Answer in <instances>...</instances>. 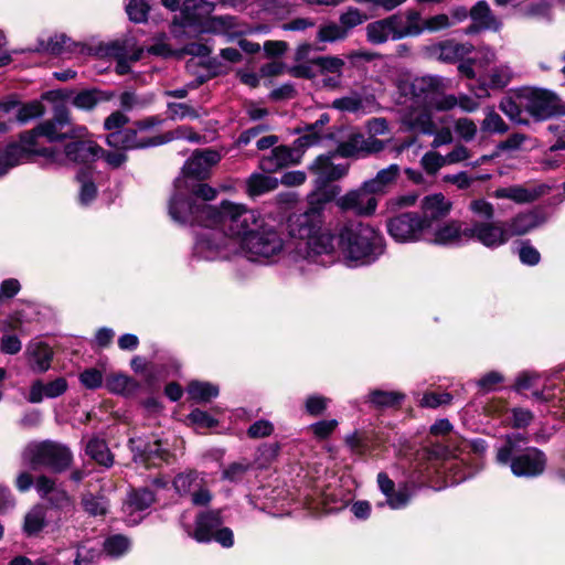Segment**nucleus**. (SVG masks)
Listing matches in <instances>:
<instances>
[{
	"label": "nucleus",
	"mask_w": 565,
	"mask_h": 565,
	"mask_svg": "<svg viewBox=\"0 0 565 565\" xmlns=\"http://www.w3.org/2000/svg\"><path fill=\"white\" fill-rule=\"evenodd\" d=\"M184 213L171 207V218L180 224L198 225L194 256L205 260L227 259L238 255L239 247L264 223L258 211L245 204L224 200L218 206L186 205Z\"/></svg>",
	"instance_id": "1"
},
{
	"label": "nucleus",
	"mask_w": 565,
	"mask_h": 565,
	"mask_svg": "<svg viewBox=\"0 0 565 565\" xmlns=\"http://www.w3.org/2000/svg\"><path fill=\"white\" fill-rule=\"evenodd\" d=\"M85 136H88L87 128L72 125L68 110L64 106H57L53 118L39 124L31 131L21 134L19 141L8 143L6 147L0 146V178L14 167L31 161L34 156L43 157L47 162L45 152L60 150L56 147L40 148L39 137H45L53 142Z\"/></svg>",
	"instance_id": "2"
},
{
	"label": "nucleus",
	"mask_w": 565,
	"mask_h": 565,
	"mask_svg": "<svg viewBox=\"0 0 565 565\" xmlns=\"http://www.w3.org/2000/svg\"><path fill=\"white\" fill-rule=\"evenodd\" d=\"M323 223L321 206H312L288 217L289 235L300 241L292 253L295 263L307 262L322 266L332 263L335 250L334 237L323 228Z\"/></svg>",
	"instance_id": "3"
},
{
	"label": "nucleus",
	"mask_w": 565,
	"mask_h": 565,
	"mask_svg": "<svg viewBox=\"0 0 565 565\" xmlns=\"http://www.w3.org/2000/svg\"><path fill=\"white\" fill-rule=\"evenodd\" d=\"M338 247L349 267L374 263L384 252L382 235L369 224L348 221L338 228Z\"/></svg>",
	"instance_id": "4"
},
{
	"label": "nucleus",
	"mask_w": 565,
	"mask_h": 565,
	"mask_svg": "<svg viewBox=\"0 0 565 565\" xmlns=\"http://www.w3.org/2000/svg\"><path fill=\"white\" fill-rule=\"evenodd\" d=\"M215 4L207 0H184L179 20H174L171 32L175 38L196 36L203 33L224 34L233 38L235 19L230 15L210 17Z\"/></svg>",
	"instance_id": "5"
},
{
	"label": "nucleus",
	"mask_w": 565,
	"mask_h": 565,
	"mask_svg": "<svg viewBox=\"0 0 565 565\" xmlns=\"http://www.w3.org/2000/svg\"><path fill=\"white\" fill-rule=\"evenodd\" d=\"M330 121L327 113L320 115L313 124L305 128V134L295 141V147L277 146L259 160V168L267 173L276 172L285 167L297 164L301 161L303 150L317 145L321 138V129Z\"/></svg>",
	"instance_id": "6"
},
{
	"label": "nucleus",
	"mask_w": 565,
	"mask_h": 565,
	"mask_svg": "<svg viewBox=\"0 0 565 565\" xmlns=\"http://www.w3.org/2000/svg\"><path fill=\"white\" fill-rule=\"evenodd\" d=\"M444 79L437 76L416 77L405 83L401 89L405 96H409L411 105L430 107L439 111L455 108V95H445Z\"/></svg>",
	"instance_id": "7"
},
{
	"label": "nucleus",
	"mask_w": 565,
	"mask_h": 565,
	"mask_svg": "<svg viewBox=\"0 0 565 565\" xmlns=\"http://www.w3.org/2000/svg\"><path fill=\"white\" fill-rule=\"evenodd\" d=\"M22 457L34 469L44 467L57 473L65 471L73 460L65 445L52 440L29 444Z\"/></svg>",
	"instance_id": "8"
},
{
	"label": "nucleus",
	"mask_w": 565,
	"mask_h": 565,
	"mask_svg": "<svg viewBox=\"0 0 565 565\" xmlns=\"http://www.w3.org/2000/svg\"><path fill=\"white\" fill-rule=\"evenodd\" d=\"M239 247L238 255L252 262H264L278 256L284 249V239L273 227L264 223L247 237Z\"/></svg>",
	"instance_id": "9"
},
{
	"label": "nucleus",
	"mask_w": 565,
	"mask_h": 565,
	"mask_svg": "<svg viewBox=\"0 0 565 565\" xmlns=\"http://www.w3.org/2000/svg\"><path fill=\"white\" fill-rule=\"evenodd\" d=\"M519 99L525 110L537 120L565 116V104L551 90L535 87L524 88Z\"/></svg>",
	"instance_id": "10"
},
{
	"label": "nucleus",
	"mask_w": 565,
	"mask_h": 565,
	"mask_svg": "<svg viewBox=\"0 0 565 565\" xmlns=\"http://www.w3.org/2000/svg\"><path fill=\"white\" fill-rule=\"evenodd\" d=\"M71 141L65 145L61 150L46 151L47 163L52 164H66L73 163H89L94 162L104 150L87 136L82 138H71Z\"/></svg>",
	"instance_id": "11"
},
{
	"label": "nucleus",
	"mask_w": 565,
	"mask_h": 565,
	"mask_svg": "<svg viewBox=\"0 0 565 565\" xmlns=\"http://www.w3.org/2000/svg\"><path fill=\"white\" fill-rule=\"evenodd\" d=\"M200 180H190L188 178H177L174 181V193L170 199L169 214L171 215V207L175 205L179 213H184L188 210V204L207 205L204 202H196L194 198H200L203 201H213L217 196V190L206 183L199 182Z\"/></svg>",
	"instance_id": "12"
},
{
	"label": "nucleus",
	"mask_w": 565,
	"mask_h": 565,
	"mask_svg": "<svg viewBox=\"0 0 565 565\" xmlns=\"http://www.w3.org/2000/svg\"><path fill=\"white\" fill-rule=\"evenodd\" d=\"M154 126L152 120L137 124L136 128L116 130L107 136V145L114 148L130 150L159 146L166 142L160 136H150L149 129Z\"/></svg>",
	"instance_id": "13"
},
{
	"label": "nucleus",
	"mask_w": 565,
	"mask_h": 565,
	"mask_svg": "<svg viewBox=\"0 0 565 565\" xmlns=\"http://www.w3.org/2000/svg\"><path fill=\"white\" fill-rule=\"evenodd\" d=\"M223 520L220 510H210L200 513L195 520V529L192 536L200 543H207L212 540L223 547H231L234 544V535L230 527H221Z\"/></svg>",
	"instance_id": "14"
},
{
	"label": "nucleus",
	"mask_w": 565,
	"mask_h": 565,
	"mask_svg": "<svg viewBox=\"0 0 565 565\" xmlns=\"http://www.w3.org/2000/svg\"><path fill=\"white\" fill-rule=\"evenodd\" d=\"M172 483L180 495H190L194 505H206L212 500V493L203 473L195 470L180 472Z\"/></svg>",
	"instance_id": "15"
},
{
	"label": "nucleus",
	"mask_w": 565,
	"mask_h": 565,
	"mask_svg": "<svg viewBox=\"0 0 565 565\" xmlns=\"http://www.w3.org/2000/svg\"><path fill=\"white\" fill-rule=\"evenodd\" d=\"M387 232L399 243L426 239V230L417 213H403L391 218L387 222Z\"/></svg>",
	"instance_id": "16"
},
{
	"label": "nucleus",
	"mask_w": 565,
	"mask_h": 565,
	"mask_svg": "<svg viewBox=\"0 0 565 565\" xmlns=\"http://www.w3.org/2000/svg\"><path fill=\"white\" fill-rule=\"evenodd\" d=\"M425 242L440 246H460L469 242V226L458 220L441 222L426 231Z\"/></svg>",
	"instance_id": "17"
},
{
	"label": "nucleus",
	"mask_w": 565,
	"mask_h": 565,
	"mask_svg": "<svg viewBox=\"0 0 565 565\" xmlns=\"http://www.w3.org/2000/svg\"><path fill=\"white\" fill-rule=\"evenodd\" d=\"M511 471L516 477L534 478L541 476L547 466L546 455L536 447H527L522 452L510 457Z\"/></svg>",
	"instance_id": "18"
},
{
	"label": "nucleus",
	"mask_w": 565,
	"mask_h": 565,
	"mask_svg": "<svg viewBox=\"0 0 565 565\" xmlns=\"http://www.w3.org/2000/svg\"><path fill=\"white\" fill-rule=\"evenodd\" d=\"M509 239L504 222H473L469 225V241H477L488 248H498Z\"/></svg>",
	"instance_id": "19"
},
{
	"label": "nucleus",
	"mask_w": 565,
	"mask_h": 565,
	"mask_svg": "<svg viewBox=\"0 0 565 565\" xmlns=\"http://www.w3.org/2000/svg\"><path fill=\"white\" fill-rule=\"evenodd\" d=\"M337 206L342 211H352L360 216L373 215L377 207V199L374 194L364 189V183L356 189L349 191L337 200Z\"/></svg>",
	"instance_id": "20"
},
{
	"label": "nucleus",
	"mask_w": 565,
	"mask_h": 565,
	"mask_svg": "<svg viewBox=\"0 0 565 565\" xmlns=\"http://www.w3.org/2000/svg\"><path fill=\"white\" fill-rule=\"evenodd\" d=\"M222 159L218 151L213 149L195 150L186 160L182 168V174L179 178L190 180H204L210 175V170Z\"/></svg>",
	"instance_id": "21"
},
{
	"label": "nucleus",
	"mask_w": 565,
	"mask_h": 565,
	"mask_svg": "<svg viewBox=\"0 0 565 565\" xmlns=\"http://www.w3.org/2000/svg\"><path fill=\"white\" fill-rule=\"evenodd\" d=\"M452 209V202L443 193L426 195L420 202V221L426 231L441 223Z\"/></svg>",
	"instance_id": "22"
},
{
	"label": "nucleus",
	"mask_w": 565,
	"mask_h": 565,
	"mask_svg": "<svg viewBox=\"0 0 565 565\" xmlns=\"http://www.w3.org/2000/svg\"><path fill=\"white\" fill-rule=\"evenodd\" d=\"M129 446L134 452V460L136 462H142L148 467L167 462L170 458L169 450L163 447L160 439L146 443L141 438H130Z\"/></svg>",
	"instance_id": "23"
},
{
	"label": "nucleus",
	"mask_w": 565,
	"mask_h": 565,
	"mask_svg": "<svg viewBox=\"0 0 565 565\" xmlns=\"http://www.w3.org/2000/svg\"><path fill=\"white\" fill-rule=\"evenodd\" d=\"M385 147V142L373 138L364 137L362 134H352L347 140L337 147V153L343 158L360 157L377 153Z\"/></svg>",
	"instance_id": "24"
},
{
	"label": "nucleus",
	"mask_w": 565,
	"mask_h": 565,
	"mask_svg": "<svg viewBox=\"0 0 565 565\" xmlns=\"http://www.w3.org/2000/svg\"><path fill=\"white\" fill-rule=\"evenodd\" d=\"M397 23H399V13L369 23L365 28L367 42L380 45L386 43L388 40L398 41L399 38L396 35Z\"/></svg>",
	"instance_id": "25"
},
{
	"label": "nucleus",
	"mask_w": 565,
	"mask_h": 565,
	"mask_svg": "<svg viewBox=\"0 0 565 565\" xmlns=\"http://www.w3.org/2000/svg\"><path fill=\"white\" fill-rule=\"evenodd\" d=\"M309 170L317 175V185L323 186L328 182H332L343 178L349 171V164H334L330 156H319L309 167Z\"/></svg>",
	"instance_id": "26"
},
{
	"label": "nucleus",
	"mask_w": 565,
	"mask_h": 565,
	"mask_svg": "<svg viewBox=\"0 0 565 565\" xmlns=\"http://www.w3.org/2000/svg\"><path fill=\"white\" fill-rule=\"evenodd\" d=\"M154 501V494L148 489L134 490L124 504V512L127 523L138 524L142 519L141 513L150 508Z\"/></svg>",
	"instance_id": "27"
},
{
	"label": "nucleus",
	"mask_w": 565,
	"mask_h": 565,
	"mask_svg": "<svg viewBox=\"0 0 565 565\" xmlns=\"http://www.w3.org/2000/svg\"><path fill=\"white\" fill-rule=\"evenodd\" d=\"M431 109L433 108L425 106L409 107V111L403 116L402 121L411 131L433 135L436 132V124L430 114Z\"/></svg>",
	"instance_id": "28"
},
{
	"label": "nucleus",
	"mask_w": 565,
	"mask_h": 565,
	"mask_svg": "<svg viewBox=\"0 0 565 565\" xmlns=\"http://www.w3.org/2000/svg\"><path fill=\"white\" fill-rule=\"evenodd\" d=\"M401 173L397 164H391L380 170L373 179L364 181V189L370 190L374 196L386 194L396 183Z\"/></svg>",
	"instance_id": "29"
},
{
	"label": "nucleus",
	"mask_w": 565,
	"mask_h": 565,
	"mask_svg": "<svg viewBox=\"0 0 565 565\" xmlns=\"http://www.w3.org/2000/svg\"><path fill=\"white\" fill-rule=\"evenodd\" d=\"M544 185L532 189L523 185H511L494 190L492 196L495 199H508L518 204H524L539 199L544 193Z\"/></svg>",
	"instance_id": "30"
},
{
	"label": "nucleus",
	"mask_w": 565,
	"mask_h": 565,
	"mask_svg": "<svg viewBox=\"0 0 565 565\" xmlns=\"http://www.w3.org/2000/svg\"><path fill=\"white\" fill-rule=\"evenodd\" d=\"M545 222L544 215L536 211H530L526 213H519L505 223V227L509 233V238L512 236H520L529 233L530 231L539 227Z\"/></svg>",
	"instance_id": "31"
},
{
	"label": "nucleus",
	"mask_w": 565,
	"mask_h": 565,
	"mask_svg": "<svg viewBox=\"0 0 565 565\" xmlns=\"http://www.w3.org/2000/svg\"><path fill=\"white\" fill-rule=\"evenodd\" d=\"M47 524V509L43 504H35L23 518L22 532L26 537H38Z\"/></svg>",
	"instance_id": "32"
},
{
	"label": "nucleus",
	"mask_w": 565,
	"mask_h": 565,
	"mask_svg": "<svg viewBox=\"0 0 565 565\" xmlns=\"http://www.w3.org/2000/svg\"><path fill=\"white\" fill-rule=\"evenodd\" d=\"M425 31L424 20L420 12L415 9H408L404 14H399L397 23V38L399 40L408 36H418Z\"/></svg>",
	"instance_id": "33"
},
{
	"label": "nucleus",
	"mask_w": 565,
	"mask_h": 565,
	"mask_svg": "<svg viewBox=\"0 0 565 565\" xmlns=\"http://www.w3.org/2000/svg\"><path fill=\"white\" fill-rule=\"evenodd\" d=\"M377 483L381 491L386 497V502L390 508L396 510L404 508L409 501V493L406 488L399 489L397 492H394V482L388 478V476L384 472H380L377 475Z\"/></svg>",
	"instance_id": "34"
},
{
	"label": "nucleus",
	"mask_w": 565,
	"mask_h": 565,
	"mask_svg": "<svg viewBox=\"0 0 565 565\" xmlns=\"http://www.w3.org/2000/svg\"><path fill=\"white\" fill-rule=\"evenodd\" d=\"M85 451L87 456L103 467L109 468L114 463V457L103 439L97 437L90 438L86 445Z\"/></svg>",
	"instance_id": "35"
},
{
	"label": "nucleus",
	"mask_w": 565,
	"mask_h": 565,
	"mask_svg": "<svg viewBox=\"0 0 565 565\" xmlns=\"http://www.w3.org/2000/svg\"><path fill=\"white\" fill-rule=\"evenodd\" d=\"M278 184L277 178L263 173H253L247 179V193L249 196H259L275 190Z\"/></svg>",
	"instance_id": "36"
},
{
	"label": "nucleus",
	"mask_w": 565,
	"mask_h": 565,
	"mask_svg": "<svg viewBox=\"0 0 565 565\" xmlns=\"http://www.w3.org/2000/svg\"><path fill=\"white\" fill-rule=\"evenodd\" d=\"M31 356V366L36 372H45L50 369L52 360V350L43 343H34L29 347Z\"/></svg>",
	"instance_id": "37"
},
{
	"label": "nucleus",
	"mask_w": 565,
	"mask_h": 565,
	"mask_svg": "<svg viewBox=\"0 0 565 565\" xmlns=\"http://www.w3.org/2000/svg\"><path fill=\"white\" fill-rule=\"evenodd\" d=\"M186 393L196 403H206L218 395V387L209 382L193 381L186 387Z\"/></svg>",
	"instance_id": "38"
},
{
	"label": "nucleus",
	"mask_w": 565,
	"mask_h": 565,
	"mask_svg": "<svg viewBox=\"0 0 565 565\" xmlns=\"http://www.w3.org/2000/svg\"><path fill=\"white\" fill-rule=\"evenodd\" d=\"M440 58L447 62H454L472 52V45L469 43H458L455 41H446L439 45Z\"/></svg>",
	"instance_id": "39"
},
{
	"label": "nucleus",
	"mask_w": 565,
	"mask_h": 565,
	"mask_svg": "<svg viewBox=\"0 0 565 565\" xmlns=\"http://www.w3.org/2000/svg\"><path fill=\"white\" fill-rule=\"evenodd\" d=\"M470 17L479 26L484 29L498 25L497 19L486 1H478L470 10Z\"/></svg>",
	"instance_id": "40"
},
{
	"label": "nucleus",
	"mask_w": 565,
	"mask_h": 565,
	"mask_svg": "<svg viewBox=\"0 0 565 565\" xmlns=\"http://www.w3.org/2000/svg\"><path fill=\"white\" fill-rule=\"evenodd\" d=\"M81 503L85 512L92 516L104 515L108 510V502L104 495L84 493Z\"/></svg>",
	"instance_id": "41"
},
{
	"label": "nucleus",
	"mask_w": 565,
	"mask_h": 565,
	"mask_svg": "<svg viewBox=\"0 0 565 565\" xmlns=\"http://www.w3.org/2000/svg\"><path fill=\"white\" fill-rule=\"evenodd\" d=\"M367 19V15L363 13L359 8L348 7L345 11L340 14L339 23L349 35V32L352 29L363 24Z\"/></svg>",
	"instance_id": "42"
},
{
	"label": "nucleus",
	"mask_w": 565,
	"mask_h": 565,
	"mask_svg": "<svg viewBox=\"0 0 565 565\" xmlns=\"http://www.w3.org/2000/svg\"><path fill=\"white\" fill-rule=\"evenodd\" d=\"M77 180L81 183L79 202L83 205H87L95 199L97 193L96 186L92 181V172L89 170L79 171Z\"/></svg>",
	"instance_id": "43"
},
{
	"label": "nucleus",
	"mask_w": 565,
	"mask_h": 565,
	"mask_svg": "<svg viewBox=\"0 0 565 565\" xmlns=\"http://www.w3.org/2000/svg\"><path fill=\"white\" fill-rule=\"evenodd\" d=\"M348 38V34L345 33L344 29L335 22H329L326 24L320 25L317 39L319 42H337L342 41Z\"/></svg>",
	"instance_id": "44"
},
{
	"label": "nucleus",
	"mask_w": 565,
	"mask_h": 565,
	"mask_svg": "<svg viewBox=\"0 0 565 565\" xmlns=\"http://www.w3.org/2000/svg\"><path fill=\"white\" fill-rule=\"evenodd\" d=\"M315 63L318 65L319 74H343L344 60L339 56H317Z\"/></svg>",
	"instance_id": "45"
},
{
	"label": "nucleus",
	"mask_w": 565,
	"mask_h": 565,
	"mask_svg": "<svg viewBox=\"0 0 565 565\" xmlns=\"http://www.w3.org/2000/svg\"><path fill=\"white\" fill-rule=\"evenodd\" d=\"M512 78V71L508 65H501L491 70L484 84L491 88H503Z\"/></svg>",
	"instance_id": "46"
},
{
	"label": "nucleus",
	"mask_w": 565,
	"mask_h": 565,
	"mask_svg": "<svg viewBox=\"0 0 565 565\" xmlns=\"http://www.w3.org/2000/svg\"><path fill=\"white\" fill-rule=\"evenodd\" d=\"M404 395L397 392H388L382 390L372 391L369 395V401L381 407H390L397 405L402 402Z\"/></svg>",
	"instance_id": "47"
},
{
	"label": "nucleus",
	"mask_w": 565,
	"mask_h": 565,
	"mask_svg": "<svg viewBox=\"0 0 565 565\" xmlns=\"http://www.w3.org/2000/svg\"><path fill=\"white\" fill-rule=\"evenodd\" d=\"M106 387L116 394H128L136 388V383L126 375L116 374L106 380Z\"/></svg>",
	"instance_id": "48"
},
{
	"label": "nucleus",
	"mask_w": 565,
	"mask_h": 565,
	"mask_svg": "<svg viewBox=\"0 0 565 565\" xmlns=\"http://www.w3.org/2000/svg\"><path fill=\"white\" fill-rule=\"evenodd\" d=\"M129 540L120 534L113 535L104 542L105 552L113 557L121 556L129 550Z\"/></svg>",
	"instance_id": "49"
},
{
	"label": "nucleus",
	"mask_w": 565,
	"mask_h": 565,
	"mask_svg": "<svg viewBox=\"0 0 565 565\" xmlns=\"http://www.w3.org/2000/svg\"><path fill=\"white\" fill-rule=\"evenodd\" d=\"M420 166L427 174H436L443 167L447 166L445 156L437 151H427L420 159Z\"/></svg>",
	"instance_id": "50"
},
{
	"label": "nucleus",
	"mask_w": 565,
	"mask_h": 565,
	"mask_svg": "<svg viewBox=\"0 0 565 565\" xmlns=\"http://www.w3.org/2000/svg\"><path fill=\"white\" fill-rule=\"evenodd\" d=\"M519 441H526V438L521 434L511 435L507 437V441L503 446H501L497 451V461L501 465H508L510 461V457Z\"/></svg>",
	"instance_id": "51"
},
{
	"label": "nucleus",
	"mask_w": 565,
	"mask_h": 565,
	"mask_svg": "<svg viewBox=\"0 0 565 565\" xmlns=\"http://www.w3.org/2000/svg\"><path fill=\"white\" fill-rule=\"evenodd\" d=\"M537 163L542 171H553L565 164V156L546 149Z\"/></svg>",
	"instance_id": "52"
},
{
	"label": "nucleus",
	"mask_w": 565,
	"mask_h": 565,
	"mask_svg": "<svg viewBox=\"0 0 565 565\" xmlns=\"http://www.w3.org/2000/svg\"><path fill=\"white\" fill-rule=\"evenodd\" d=\"M332 107L341 111L355 113L362 108V98L354 93L349 96L337 98L332 102Z\"/></svg>",
	"instance_id": "53"
},
{
	"label": "nucleus",
	"mask_w": 565,
	"mask_h": 565,
	"mask_svg": "<svg viewBox=\"0 0 565 565\" xmlns=\"http://www.w3.org/2000/svg\"><path fill=\"white\" fill-rule=\"evenodd\" d=\"M102 99L99 90H83L73 98V105L81 109H92Z\"/></svg>",
	"instance_id": "54"
},
{
	"label": "nucleus",
	"mask_w": 565,
	"mask_h": 565,
	"mask_svg": "<svg viewBox=\"0 0 565 565\" xmlns=\"http://www.w3.org/2000/svg\"><path fill=\"white\" fill-rule=\"evenodd\" d=\"M290 74L298 78L313 79L319 75L318 65L315 63V58L308 62L297 63L290 68Z\"/></svg>",
	"instance_id": "55"
},
{
	"label": "nucleus",
	"mask_w": 565,
	"mask_h": 565,
	"mask_svg": "<svg viewBox=\"0 0 565 565\" xmlns=\"http://www.w3.org/2000/svg\"><path fill=\"white\" fill-rule=\"evenodd\" d=\"M482 129L489 132L503 134L508 130V126L499 114L490 109L482 121Z\"/></svg>",
	"instance_id": "56"
},
{
	"label": "nucleus",
	"mask_w": 565,
	"mask_h": 565,
	"mask_svg": "<svg viewBox=\"0 0 565 565\" xmlns=\"http://www.w3.org/2000/svg\"><path fill=\"white\" fill-rule=\"evenodd\" d=\"M161 137L166 140V142L174 139H185L191 142H200L202 140V137L189 126H180Z\"/></svg>",
	"instance_id": "57"
},
{
	"label": "nucleus",
	"mask_w": 565,
	"mask_h": 565,
	"mask_svg": "<svg viewBox=\"0 0 565 565\" xmlns=\"http://www.w3.org/2000/svg\"><path fill=\"white\" fill-rule=\"evenodd\" d=\"M99 555L98 548L82 544L77 548L74 565H94L98 561Z\"/></svg>",
	"instance_id": "58"
},
{
	"label": "nucleus",
	"mask_w": 565,
	"mask_h": 565,
	"mask_svg": "<svg viewBox=\"0 0 565 565\" xmlns=\"http://www.w3.org/2000/svg\"><path fill=\"white\" fill-rule=\"evenodd\" d=\"M148 9V4L145 2V0H130L126 6V11L129 19L137 23L147 20Z\"/></svg>",
	"instance_id": "59"
},
{
	"label": "nucleus",
	"mask_w": 565,
	"mask_h": 565,
	"mask_svg": "<svg viewBox=\"0 0 565 565\" xmlns=\"http://www.w3.org/2000/svg\"><path fill=\"white\" fill-rule=\"evenodd\" d=\"M469 210L476 216L486 218V222H491L494 215L493 205L484 199L472 200L469 204Z\"/></svg>",
	"instance_id": "60"
},
{
	"label": "nucleus",
	"mask_w": 565,
	"mask_h": 565,
	"mask_svg": "<svg viewBox=\"0 0 565 565\" xmlns=\"http://www.w3.org/2000/svg\"><path fill=\"white\" fill-rule=\"evenodd\" d=\"M169 116L171 119L198 118L199 113L185 103H169Z\"/></svg>",
	"instance_id": "61"
},
{
	"label": "nucleus",
	"mask_w": 565,
	"mask_h": 565,
	"mask_svg": "<svg viewBox=\"0 0 565 565\" xmlns=\"http://www.w3.org/2000/svg\"><path fill=\"white\" fill-rule=\"evenodd\" d=\"M477 125L469 118H459L455 122L456 134L465 141H471L477 135Z\"/></svg>",
	"instance_id": "62"
},
{
	"label": "nucleus",
	"mask_w": 565,
	"mask_h": 565,
	"mask_svg": "<svg viewBox=\"0 0 565 565\" xmlns=\"http://www.w3.org/2000/svg\"><path fill=\"white\" fill-rule=\"evenodd\" d=\"M43 114V106L39 102L26 104L19 108L15 120L24 124L33 118L40 117Z\"/></svg>",
	"instance_id": "63"
},
{
	"label": "nucleus",
	"mask_w": 565,
	"mask_h": 565,
	"mask_svg": "<svg viewBox=\"0 0 565 565\" xmlns=\"http://www.w3.org/2000/svg\"><path fill=\"white\" fill-rule=\"evenodd\" d=\"M329 402L324 396L310 395L305 402L306 412L311 416H319L327 409Z\"/></svg>",
	"instance_id": "64"
}]
</instances>
